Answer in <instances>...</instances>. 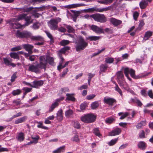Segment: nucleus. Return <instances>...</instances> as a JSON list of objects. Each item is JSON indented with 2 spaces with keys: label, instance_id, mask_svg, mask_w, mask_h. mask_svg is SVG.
<instances>
[{
  "label": "nucleus",
  "instance_id": "nucleus-1",
  "mask_svg": "<svg viewBox=\"0 0 153 153\" xmlns=\"http://www.w3.org/2000/svg\"><path fill=\"white\" fill-rule=\"evenodd\" d=\"M39 62L36 65H31L29 66L28 70L35 73L39 72L41 69H44L45 70L47 65L45 56H41L39 58Z\"/></svg>",
  "mask_w": 153,
  "mask_h": 153
},
{
  "label": "nucleus",
  "instance_id": "nucleus-2",
  "mask_svg": "<svg viewBox=\"0 0 153 153\" xmlns=\"http://www.w3.org/2000/svg\"><path fill=\"white\" fill-rule=\"evenodd\" d=\"M75 48L76 51H79L83 50L88 45V43L86 42L83 37L79 36L75 42Z\"/></svg>",
  "mask_w": 153,
  "mask_h": 153
},
{
  "label": "nucleus",
  "instance_id": "nucleus-3",
  "mask_svg": "<svg viewBox=\"0 0 153 153\" xmlns=\"http://www.w3.org/2000/svg\"><path fill=\"white\" fill-rule=\"evenodd\" d=\"M96 118V116L93 114L89 113L86 114L82 116L81 120L85 123H91L94 122Z\"/></svg>",
  "mask_w": 153,
  "mask_h": 153
},
{
  "label": "nucleus",
  "instance_id": "nucleus-4",
  "mask_svg": "<svg viewBox=\"0 0 153 153\" xmlns=\"http://www.w3.org/2000/svg\"><path fill=\"white\" fill-rule=\"evenodd\" d=\"M61 19L59 18L51 19L48 22V26L51 30H55L58 27V23L61 21Z\"/></svg>",
  "mask_w": 153,
  "mask_h": 153
},
{
  "label": "nucleus",
  "instance_id": "nucleus-5",
  "mask_svg": "<svg viewBox=\"0 0 153 153\" xmlns=\"http://www.w3.org/2000/svg\"><path fill=\"white\" fill-rule=\"evenodd\" d=\"M90 17L93 18L96 21L101 23L105 22L107 19L103 14L96 13L90 15Z\"/></svg>",
  "mask_w": 153,
  "mask_h": 153
},
{
  "label": "nucleus",
  "instance_id": "nucleus-6",
  "mask_svg": "<svg viewBox=\"0 0 153 153\" xmlns=\"http://www.w3.org/2000/svg\"><path fill=\"white\" fill-rule=\"evenodd\" d=\"M16 36L17 38H24L30 37L31 35V33L26 31H24L21 32L19 30H17L16 33Z\"/></svg>",
  "mask_w": 153,
  "mask_h": 153
},
{
  "label": "nucleus",
  "instance_id": "nucleus-7",
  "mask_svg": "<svg viewBox=\"0 0 153 153\" xmlns=\"http://www.w3.org/2000/svg\"><path fill=\"white\" fill-rule=\"evenodd\" d=\"M110 7H108L103 8H98L96 7H94L87 9L86 10L88 12H91L94 11L99 12H102L104 11L109 10H110Z\"/></svg>",
  "mask_w": 153,
  "mask_h": 153
},
{
  "label": "nucleus",
  "instance_id": "nucleus-8",
  "mask_svg": "<svg viewBox=\"0 0 153 153\" xmlns=\"http://www.w3.org/2000/svg\"><path fill=\"white\" fill-rule=\"evenodd\" d=\"M124 73L125 76L129 80H131V79L129 78L128 74L129 73L131 76L132 77H135V71L132 69H129L128 68H125L124 71Z\"/></svg>",
  "mask_w": 153,
  "mask_h": 153
},
{
  "label": "nucleus",
  "instance_id": "nucleus-9",
  "mask_svg": "<svg viewBox=\"0 0 153 153\" xmlns=\"http://www.w3.org/2000/svg\"><path fill=\"white\" fill-rule=\"evenodd\" d=\"M58 57L60 59V60L59 62V65L57 66V69L58 70L60 71L61 69L66 67L69 63L70 61H68L66 62L65 64L63 65L65 61V59L62 56Z\"/></svg>",
  "mask_w": 153,
  "mask_h": 153
},
{
  "label": "nucleus",
  "instance_id": "nucleus-10",
  "mask_svg": "<svg viewBox=\"0 0 153 153\" xmlns=\"http://www.w3.org/2000/svg\"><path fill=\"white\" fill-rule=\"evenodd\" d=\"M103 102L105 103L108 105L109 106H112L116 104L117 101L116 100L112 98L105 97L103 99Z\"/></svg>",
  "mask_w": 153,
  "mask_h": 153
},
{
  "label": "nucleus",
  "instance_id": "nucleus-11",
  "mask_svg": "<svg viewBox=\"0 0 153 153\" xmlns=\"http://www.w3.org/2000/svg\"><path fill=\"white\" fill-rule=\"evenodd\" d=\"M91 28L94 32L100 34L104 33L103 29L100 28L96 25H92L91 26Z\"/></svg>",
  "mask_w": 153,
  "mask_h": 153
},
{
  "label": "nucleus",
  "instance_id": "nucleus-12",
  "mask_svg": "<svg viewBox=\"0 0 153 153\" xmlns=\"http://www.w3.org/2000/svg\"><path fill=\"white\" fill-rule=\"evenodd\" d=\"M70 47L68 46H65L61 48L59 51H57V55L58 57H61L62 56V54H65L66 52L70 49Z\"/></svg>",
  "mask_w": 153,
  "mask_h": 153
},
{
  "label": "nucleus",
  "instance_id": "nucleus-13",
  "mask_svg": "<svg viewBox=\"0 0 153 153\" xmlns=\"http://www.w3.org/2000/svg\"><path fill=\"white\" fill-rule=\"evenodd\" d=\"M121 128H116L109 133V136H114L119 135L121 132Z\"/></svg>",
  "mask_w": 153,
  "mask_h": 153
},
{
  "label": "nucleus",
  "instance_id": "nucleus-14",
  "mask_svg": "<svg viewBox=\"0 0 153 153\" xmlns=\"http://www.w3.org/2000/svg\"><path fill=\"white\" fill-rule=\"evenodd\" d=\"M24 49L26 51L28 52L30 54L33 53L32 49L33 48V46L29 44H24L22 45Z\"/></svg>",
  "mask_w": 153,
  "mask_h": 153
},
{
  "label": "nucleus",
  "instance_id": "nucleus-15",
  "mask_svg": "<svg viewBox=\"0 0 153 153\" xmlns=\"http://www.w3.org/2000/svg\"><path fill=\"white\" fill-rule=\"evenodd\" d=\"M110 22L114 26H117L122 23L121 20L117 19L114 18H111L110 19Z\"/></svg>",
  "mask_w": 153,
  "mask_h": 153
},
{
  "label": "nucleus",
  "instance_id": "nucleus-16",
  "mask_svg": "<svg viewBox=\"0 0 153 153\" xmlns=\"http://www.w3.org/2000/svg\"><path fill=\"white\" fill-rule=\"evenodd\" d=\"M33 88H38L39 87L42 85L44 83L43 80H35L33 82Z\"/></svg>",
  "mask_w": 153,
  "mask_h": 153
},
{
  "label": "nucleus",
  "instance_id": "nucleus-17",
  "mask_svg": "<svg viewBox=\"0 0 153 153\" xmlns=\"http://www.w3.org/2000/svg\"><path fill=\"white\" fill-rule=\"evenodd\" d=\"M19 11H21L24 12H28L31 11L33 9V7H28L27 6H25L21 8H16Z\"/></svg>",
  "mask_w": 153,
  "mask_h": 153
},
{
  "label": "nucleus",
  "instance_id": "nucleus-18",
  "mask_svg": "<svg viewBox=\"0 0 153 153\" xmlns=\"http://www.w3.org/2000/svg\"><path fill=\"white\" fill-rule=\"evenodd\" d=\"M74 111L71 109H68L65 111V116L67 118H70L73 117Z\"/></svg>",
  "mask_w": 153,
  "mask_h": 153
},
{
  "label": "nucleus",
  "instance_id": "nucleus-19",
  "mask_svg": "<svg viewBox=\"0 0 153 153\" xmlns=\"http://www.w3.org/2000/svg\"><path fill=\"white\" fill-rule=\"evenodd\" d=\"M137 146L139 149L142 150H145L147 146L146 143L143 141L138 142Z\"/></svg>",
  "mask_w": 153,
  "mask_h": 153
},
{
  "label": "nucleus",
  "instance_id": "nucleus-20",
  "mask_svg": "<svg viewBox=\"0 0 153 153\" xmlns=\"http://www.w3.org/2000/svg\"><path fill=\"white\" fill-rule=\"evenodd\" d=\"M85 6V5L84 4H71L66 5L64 7L66 8L71 9Z\"/></svg>",
  "mask_w": 153,
  "mask_h": 153
},
{
  "label": "nucleus",
  "instance_id": "nucleus-21",
  "mask_svg": "<svg viewBox=\"0 0 153 153\" xmlns=\"http://www.w3.org/2000/svg\"><path fill=\"white\" fill-rule=\"evenodd\" d=\"M27 119V116H25L22 117L16 120L15 121V124H17L25 122Z\"/></svg>",
  "mask_w": 153,
  "mask_h": 153
},
{
  "label": "nucleus",
  "instance_id": "nucleus-22",
  "mask_svg": "<svg viewBox=\"0 0 153 153\" xmlns=\"http://www.w3.org/2000/svg\"><path fill=\"white\" fill-rule=\"evenodd\" d=\"M73 94L67 93L66 94L67 97L66 98V100L71 101L72 102H75L76 100V98L74 97Z\"/></svg>",
  "mask_w": 153,
  "mask_h": 153
},
{
  "label": "nucleus",
  "instance_id": "nucleus-23",
  "mask_svg": "<svg viewBox=\"0 0 153 153\" xmlns=\"http://www.w3.org/2000/svg\"><path fill=\"white\" fill-rule=\"evenodd\" d=\"M148 2L145 0H142L140 3L139 5L141 9H145L148 5Z\"/></svg>",
  "mask_w": 153,
  "mask_h": 153
},
{
  "label": "nucleus",
  "instance_id": "nucleus-24",
  "mask_svg": "<svg viewBox=\"0 0 153 153\" xmlns=\"http://www.w3.org/2000/svg\"><path fill=\"white\" fill-rule=\"evenodd\" d=\"M71 11L73 13V14L72 15L73 20L74 21L76 22L78 17L79 16L80 12L79 11H74L73 10H71Z\"/></svg>",
  "mask_w": 153,
  "mask_h": 153
},
{
  "label": "nucleus",
  "instance_id": "nucleus-25",
  "mask_svg": "<svg viewBox=\"0 0 153 153\" xmlns=\"http://www.w3.org/2000/svg\"><path fill=\"white\" fill-rule=\"evenodd\" d=\"M59 105L58 102L56 100L53 103H52L49 109V112H51L53 111L55 108L57 107Z\"/></svg>",
  "mask_w": 153,
  "mask_h": 153
},
{
  "label": "nucleus",
  "instance_id": "nucleus-26",
  "mask_svg": "<svg viewBox=\"0 0 153 153\" xmlns=\"http://www.w3.org/2000/svg\"><path fill=\"white\" fill-rule=\"evenodd\" d=\"M100 39V36H89L86 37V39L87 40H89L90 41H96L99 40Z\"/></svg>",
  "mask_w": 153,
  "mask_h": 153
},
{
  "label": "nucleus",
  "instance_id": "nucleus-27",
  "mask_svg": "<svg viewBox=\"0 0 153 153\" xmlns=\"http://www.w3.org/2000/svg\"><path fill=\"white\" fill-rule=\"evenodd\" d=\"M63 111L60 109L58 111L56 114L57 118L59 121H61L63 120Z\"/></svg>",
  "mask_w": 153,
  "mask_h": 153
},
{
  "label": "nucleus",
  "instance_id": "nucleus-28",
  "mask_svg": "<svg viewBox=\"0 0 153 153\" xmlns=\"http://www.w3.org/2000/svg\"><path fill=\"white\" fill-rule=\"evenodd\" d=\"M108 68V66L106 64L101 65L100 66V74L102 72H105Z\"/></svg>",
  "mask_w": 153,
  "mask_h": 153
},
{
  "label": "nucleus",
  "instance_id": "nucleus-29",
  "mask_svg": "<svg viewBox=\"0 0 153 153\" xmlns=\"http://www.w3.org/2000/svg\"><path fill=\"white\" fill-rule=\"evenodd\" d=\"M93 133L96 136L100 138H101L102 137L99 128H95L93 129Z\"/></svg>",
  "mask_w": 153,
  "mask_h": 153
},
{
  "label": "nucleus",
  "instance_id": "nucleus-30",
  "mask_svg": "<svg viewBox=\"0 0 153 153\" xmlns=\"http://www.w3.org/2000/svg\"><path fill=\"white\" fill-rule=\"evenodd\" d=\"M31 40L37 41H43L44 38L40 36H31L30 38Z\"/></svg>",
  "mask_w": 153,
  "mask_h": 153
},
{
  "label": "nucleus",
  "instance_id": "nucleus-31",
  "mask_svg": "<svg viewBox=\"0 0 153 153\" xmlns=\"http://www.w3.org/2000/svg\"><path fill=\"white\" fill-rule=\"evenodd\" d=\"M152 35L153 33L151 31H148L146 32L144 36V39L145 40H148Z\"/></svg>",
  "mask_w": 153,
  "mask_h": 153
},
{
  "label": "nucleus",
  "instance_id": "nucleus-32",
  "mask_svg": "<svg viewBox=\"0 0 153 153\" xmlns=\"http://www.w3.org/2000/svg\"><path fill=\"white\" fill-rule=\"evenodd\" d=\"M16 138L17 140L20 142L23 141L25 139V135L24 133L23 132L19 133Z\"/></svg>",
  "mask_w": 153,
  "mask_h": 153
},
{
  "label": "nucleus",
  "instance_id": "nucleus-33",
  "mask_svg": "<svg viewBox=\"0 0 153 153\" xmlns=\"http://www.w3.org/2000/svg\"><path fill=\"white\" fill-rule=\"evenodd\" d=\"M9 55L11 58L14 59L19 60L20 59L19 56L18 55L17 52H11L10 53Z\"/></svg>",
  "mask_w": 153,
  "mask_h": 153
},
{
  "label": "nucleus",
  "instance_id": "nucleus-34",
  "mask_svg": "<svg viewBox=\"0 0 153 153\" xmlns=\"http://www.w3.org/2000/svg\"><path fill=\"white\" fill-rule=\"evenodd\" d=\"M26 16V14H20L17 16V18L14 19V20L15 22L19 21L24 19V18Z\"/></svg>",
  "mask_w": 153,
  "mask_h": 153
},
{
  "label": "nucleus",
  "instance_id": "nucleus-35",
  "mask_svg": "<svg viewBox=\"0 0 153 153\" xmlns=\"http://www.w3.org/2000/svg\"><path fill=\"white\" fill-rule=\"evenodd\" d=\"M115 120L113 117H111L107 118L105 119V122L108 124H110L112 123L113 122H114Z\"/></svg>",
  "mask_w": 153,
  "mask_h": 153
},
{
  "label": "nucleus",
  "instance_id": "nucleus-36",
  "mask_svg": "<svg viewBox=\"0 0 153 153\" xmlns=\"http://www.w3.org/2000/svg\"><path fill=\"white\" fill-rule=\"evenodd\" d=\"M12 25L14 29H18L23 27L24 25H22L19 23H12Z\"/></svg>",
  "mask_w": 153,
  "mask_h": 153
},
{
  "label": "nucleus",
  "instance_id": "nucleus-37",
  "mask_svg": "<svg viewBox=\"0 0 153 153\" xmlns=\"http://www.w3.org/2000/svg\"><path fill=\"white\" fill-rule=\"evenodd\" d=\"M119 116H121L120 117V120H123L126 117L129 116V113L128 112H126L125 113H123V112H120L118 114Z\"/></svg>",
  "mask_w": 153,
  "mask_h": 153
},
{
  "label": "nucleus",
  "instance_id": "nucleus-38",
  "mask_svg": "<svg viewBox=\"0 0 153 153\" xmlns=\"http://www.w3.org/2000/svg\"><path fill=\"white\" fill-rule=\"evenodd\" d=\"M45 59L47 62V64L48 62L50 65H53L54 62V59L52 57H47V58H45Z\"/></svg>",
  "mask_w": 153,
  "mask_h": 153
},
{
  "label": "nucleus",
  "instance_id": "nucleus-39",
  "mask_svg": "<svg viewBox=\"0 0 153 153\" xmlns=\"http://www.w3.org/2000/svg\"><path fill=\"white\" fill-rule=\"evenodd\" d=\"M114 83L115 84V86L114 87L115 90L118 92L119 93L120 95L121 96H122L123 95V94L122 90L119 88V87L118 86V85H117V83L115 82H114Z\"/></svg>",
  "mask_w": 153,
  "mask_h": 153
},
{
  "label": "nucleus",
  "instance_id": "nucleus-40",
  "mask_svg": "<svg viewBox=\"0 0 153 153\" xmlns=\"http://www.w3.org/2000/svg\"><path fill=\"white\" fill-rule=\"evenodd\" d=\"M146 124V120L141 121L140 123H138L136 127L137 129L141 128L142 126H145Z\"/></svg>",
  "mask_w": 153,
  "mask_h": 153
},
{
  "label": "nucleus",
  "instance_id": "nucleus-41",
  "mask_svg": "<svg viewBox=\"0 0 153 153\" xmlns=\"http://www.w3.org/2000/svg\"><path fill=\"white\" fill-rule=\"evenodd\" d=\"M99 106L98 102L97 101L92 102L91 104V107L92 109H95L97 108Z\"/></svg>",
  "mask_w": 153,
  "mask_h": 153
},
{
  "label": "nucleus",
  "instance_id": "nucleus-42",
  "mask_svg": "<svg viewBox=\"0 0 153 153\" xmlns=\"http://www.w3.org/2000/svg\"><path fill=\"white\" fill-rule=\"evenodd\" d=\"M22 92L21 90L19 89H17L16 90H13L11 94L14 96H15L20 94Z\"/></svg>",
  "mask_w": 153,
  "mask_h": 153
},
{
  "label": "nucleus",
  "instance_id": "nucleus-43",
  "mask_svg": "<svg viewBox=\"0 0 153 153\" xmlns=\"http://www.w3.org/2000/svg\"><path fill=\"white\" fill-rule=\"evenodd\" d=\"M46 33L48 37L50 39V44H52L54 42V41L52 35L49 32H46Z\"/></svg>",
  "mask_w": 153,
  "mask_h": 153
},
{
  "label": "nucleus",
  "instance_id": "nucleus-44",
  "mask_svg": "<svg viewBox=\"0 0 153 153\" xmlns=\"http://www.w3.org/2000/svg\"><path fill=\"white\" fill-rule=\"evenodd\" d=\"M117 78L119 79H122L124 78L123 73L121 71H118L117 73Z\"/></svg>",
  "mask_w": 153,
  "mask_h": 153
},
{
  "label": "nucleus",
  "instance_id": "nucleus-45",
  "mask_svg": "<svg viewBox=\"0 0 153 153\" xmlns=\"http://www.w3.org/2000/svg\"><path fill=\"white\" fill-rule=\"evenodd\" d=\"M36 123L39 124L37 126V127L39 128H41L43 129H48V127H47L43 126L42 122L37 121Z\"/></svg>",
  "mask_w": 153,
  "mask_h": 153
},
{
  "label": "nucleus",
  "instance_id": "nucleus-46",
  "mask_svg": "<svg viewBox=\"0 0 153 153\" xmlns=\"http://www.w3.org/2000/svg\"><path fill=\"white\" fill-rule=\"evenodd\" d=\"M145 23L143 20H142L140 21V22L139 24V25L137 28L136 29L137 30H140L141 28L144 25Z\"/></svg>",
  "mask_w": 153,
  "mask_h": 153
},
{
  "label": "nucleus",
  "instance_id": "nucleus-47",
  "mask_svg": "<svg viewBox=\"0 0 153 153\" xmlns=\"http://www.w3.org/2000/svg\"><path fill=\"white\" fill-rule=\"evenodd\" d=\"M132 101L134 102L137 103V106L139 107H140L143 105V104L141 101L137 98L134 99H132Z\"/></svg>",
  "mask_w": 153,
  "mask_h": 153
},
{
  "label": "nucleus",
  "instance_id": "nucleus-48",
  "mask_svg": "<svg viewBox=\"0 0 153 153\" xmlns=\"http://www.w3.org/2000/svg\"><path fill=\"white\" fill-rule=\"evenodd\" d=\"M114 60V59L113 58L107 57L105 58V62L106 63L111 64L113 62Z\"/></svg>",
  "mask_w": 153,
  "mask_h": 153
},
{
  "label": "nucleus",
  "instance_id": "nucleus-49",
  "mask_svg": "<svg viewBox=\"0 0 153 153\" xmlns=\"http://www.w3.org/2000/svg\"><path fill=\"white\" fill-rule=\"evenodd\" d=\"M74 126L75 128L77 129H80L81 128V124L77 121H74Z\"/></svg>",
  "mask_w": 153,
  "mask_h": 153
},
{
  "label": "nucleus",
  "instance_id": "nucleus-50",
  "mask_svg": "<svg viewBox=\"0 0 153 153\" xmlns=\"http://www.w3.org/2000/svg\"><path fill=\"white\" fill-rule=\"evenodd\" d=\"M65 149V146H62L60 147L59 148H58L56 150H54L53 152V153H59L61 152L62 151V149L64 150Z\"/></svg>",
  "mask_w": 153,
  "mask_h": 153
},
{
  "label": "nucleus",
  "instance_id": "nucleus-51",
  "mask_svg": "<svg viewBox=\"0 0 153 153\" xmlns=\"http://www.w3.org/2000/svg\"><path fill=\"white\" fill-rule=\"evenodd\" d=\"M118 140V138H115L114 139L111 140L108 143V144L109 146H112L114 145Z\"/></svg>",
  "mask_w": 153,
  "mask_h": 153
},
{
  "label": "nucleus",
  "instance_id": "nucleus-52",
  "mask_svg": "<svg viewBox=\"0 0 153 153\" xmlns=\"http://www.w3.org/2000/svg\"><path fill=\"white\" fill-rule=\"evenodd\" d=\"M70 43V41L67 40H63L60 42V44L62 46H65Z\"/></svg>",
  "mask_w": 153,
  "mask_h": 153
},
{
  "label": "nucleus",
  "instance_id": "nucleus-53",
  "mask_svg": "<svg viewBox=\"0 0 153 153\" xmlns=\"http://www.w3.org/2000/svg\"><path fill=\"white\" fill-rule=\"evenodd\" d=\"M31 138L33 140V141L35 144L37 143L38 142V140L39 139V137L38 135H36L35 137L31 136Z\"/></svg>",
  "mask_w": 153,
  "mask_h": 153
},
{
  "label": "nucleus",
  "instance_id": "nucleus-54",
  "mask_svg": "<svg viewBox=\"0 0 153 153\" xmlns=\"http://www.w3.org/2000/svg\"><path fill=\"white\" fill-rule=\"evenodd\" d=\"M66 27L68 30V33L73 32L74 31V29L70 25H66Z\"/></svg>",
  "mask_w": 153,
  "mask_h": 153
},
{
  "label": "nucleus",
  "instance_id": "nucleus-55",
  "mask_svg": "<svg viewBox=\"0 0 153 153\" xmlns=\"http://www.w3.org/2000/svg\"><path fill=\"white\" fill-rule=\"evenodd\" d=\"M22 49V48L20 46H17V47L12 48L11 49V51H16L20 50Z\"/></svg>",
  "mask_w": 153,
  "mask_h": 153
},
{
  "label": "nucleus",
  "instance_id": "nucleus-56",
  "mask_svg": "<svg viewBox=\"0 0 153 153\" xmlns=\"http://www.w3.org/2000/svg\"><path fill=\"white\" fill-rule=\"evenodd\" d=\"M72 140L73 141L76 142H79V139L78 136L77 135H75L72 138Z\"/></svg>",
  "mask_w": 153,
  "mask_h": 153
},
{
  "label": "nucleus",
  "instance_id": "nucleus-57",
  "mask_svg": "<svg viewBox=\"0 0 153 153\" xmlns=\"http://www.w3.org/2000/svg\"><path fill=\"white\" fill-rule=\"evenodd\" d=\"M139 137L140 138H143L145 137V133L143 130H142L139 134Z\"/></svg>",
  "mask_w": 153,
  "mask_h": 153
},
{
  "label": "nucleus",
  "instance_id": "nucleus-58",
  "mask_svg": "<svg viewBox=\"0 0 153 153\" xmlns=\"http://www.w3.org/2000/svg\"><path fill=\"white\" fill-rule=\"evenodd\" d=\"M22 113L21 112H19L17 114H16L13 115L12 117L10 118V120H12L13 119L16 117H18L20 116H21L22 115Z\"/></svg>",
  "mask_w": 153,
  "mask_h": 153
},
{
  "label": "nucleus",
  "instance_id": "nucleus-59",
  "mask_svg": "<svg viewBox=\"0 0 153 153\" xmlns=\"http://www.w3.org/2000/svg\"><path fill=\"white\" fill-rule=\"evenodd\" d=\"M139 13L135 11L134 13L133 14V17L134 19L135 20L137 21V19Z\"/></svg>",
  "mask_w": 153,
  "mask_h": 153
},
{
  "label": "nucleus",
  "instance_id": "nucleus-60",
  "mask_svg": "<svg viewBox=\"0 0 153 153\" xmlns=\"http://www.w3.org/2000/svg\"><path fill=\"white\" fill-rule=\"evenodd\" d=\"M96 96V95L94 94L88 95L86 97V99L88 100H91L94 98Z\"/></svg>",
  "mask_w": 153,
  "mask_h": 153
},
{
  "label": "nucleus",
  "instance_id": "nucleus-61",
  "mask_svg": "<svg viewBox=\"0 0 153 153\" xmlns=\"http://www.w3.org/2000/svg\"><path fill=\"white\" fill-rule=\"evenodd\" d=\"M3 61L6 65L8 66L10 65V62L7 58H3Z\"/></svg>",
  "mask_w": 153,
  "mask_h": 153
},
{
  "label": "nucleus",
  "instance_id": "nucleus-62",
  "mask_svg": "<svg viewBox=\"0 0 153 153\" xmlns=\"http://www.w3.org/2000/svg\"><path fill=\"white\" fill-rule=\"evenodd\" d=\"M87 106V104L85 103H82L80 106V108L82 110H85Z\"/></svg>",
  "mask_w": 153,
  "mask_h": 153
},
{
  "label": "nucleus",
  "instance_id": "nucleus-63",
  "mask_svg": "<svg viewBox=\"0 0 153 153\" xmlns=\"http://www.w3.org/2000/svg\"><path fill=\"white\" fill-rule=\"evenodd\" d=\"M32 88L28 87H24L22 88V90L26 92L27 93L30 92L32 90Z\"/></svg>",
  "mask_w": 153,
  "mask_h": 153
},
{
  "label": "nucleus",
  "instance_id": "nucleus-64",
  "mask_svg": "<svg viewBox=\"0 0 153 153\" xmlns=\"http://www.w3.org/2000/svg\"><path fill=\"white\" fill-rule=\"evenodd\" d=\"M17 77V76L16 75V74L14 73L13 74V75L11 76V78L10 79V81L12 82H14L16 79Z\"/></svg>",
  "mask_w": 153,
  "mask_h": 153
}]
</instances>
